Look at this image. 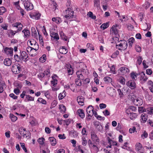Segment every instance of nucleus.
<instances>
[{"label":"nucleus","instance_id":"dca6fc26","mask_svg":"<svg viewBox=\"0 0 153 153\" xmlns=\"http://www.w3.org/2000/svg\"><path fill=\"white\" fill-rule=\"evenodd\" d=\"M94 125L96 128L100 132H102L103 129V127L100 123L98 121L95 122Z\"/></svg>","mask_w":153,"mask_h":153},{"label":"nucleus","instance_id":"864d4df0","mask_svg":"<svg viewBox=\"0 0 153 153\" xmlns=\"http://www.w3.org/2000/svg\"><path fill=\"white\" fill-rule=\"evenodd\" d=\"M45 76V74L44 73L41 72L37 75L38 77L41 80H42V78L44 77Z\"/></svg>","mask_w":153,"mask_h":153},{"label":"nucleus","instance_id":"f704fd0d","mask_svg":"<svg viewBox=\"0 0 153 153\" xmlns=\"http://www.w3.org/2000/svg\"><path fill=\"white\" fill-rule=\"evenodd\" d=\"M137 74L134 72H132L131 73V78L134 80H136L137 79Z\"/></svg>","mask_w":153,"mask_h":153},{"label":"nucleus","instance_id":"2f4dec72","mask_svg":"<svg viewBox=\"0 0 153 153\" xmlns=\"http://www.w3.org/2000/svg\"><path fill=\"white\" fill-rule=\"evenodd\" d=\"M52 80L51 81V84L54 87L56 86L57 83V81L54 76H52Z\"/></svg>","mask_w":153,"mask_h":153},{"label":"nucleus","instance_id":"6ab92c4d","mask_svg":"<svg viewBox=\"0 0 153 153\" xmlns=\"http://www.w3.org/2000/svg\"><path fill=\"white\" fill-rule=\"evenodd\" d=\"M20 58L21 59L24 61L27 60V58H28V55L27 53L25 51H22L21 55Z\"/></svg>","mask_w":153,"mask_h":153},{"label":"nucleus","instance_id":"052dcab7","mask_svg":"<svg viewBox=\"0 0 153 153\" xmlns=\"http://www.w3.org/2000/svg\"><path fill=\"white\" fill-rule=\"evenodd\" d=\"M1 28H3L4 30H6L7 29L8 25L7 24L5 23L1 25Z\"/></svg>","mask_w":153,"mask_h":153},{"label":"nucleus","instance_id":"a878e982","mask_svg":"<svg viewBox=\"0 0 153 153\" xmlns=\"http://www.w3.org/2000/svg\"><path fill=\"white\" fill-rule=\"evenodd\" d=\"M34 97H31L29 95H26L25 100V101L27 102L30 101H34Z\"/></svg>","mask_w":153,"mask_h":153},{"label":"nucleus","instance_id":"ea45409f","mask_svg":"<svg viewBox=\"0 0 153 153\" xmlns=\"http://www.w3.org/2000/svg\"><path fill=\"white\" fill-rule=\"evenodd\" d=\"M10 117L11 119V121L13 122H15L17 119V117L12 114H10Z\"/></svg>","mask_w":153,"mask_h":153},{"label":"nucleus","instance_id":"c03bdc74","mask_svg":"<svg viewBox=\"0 0 153 153\" xmlns=\"http://www.w3.org/2000/svg\"><path fill=\"white\" fill-rule=\"evenodd\" d=\"M45 139L43 137H41L39 138L38 140L37 141L39 144L42 145H43L45 143Z\"/></svg>","mask_w":153,"mask_h":153},{"label":"nucleus","instance_id":"f257e3e1","mask_svg":"<svg viewBox=\"0 0 153 153\" xmlns=\"http://www.w3.org/2000/svg\"><path fill=\"white\" fill-rule=\"evenodd\" d=\"M87 72L86 69H82L80 71H77L76 72V74L78 79L75 80L76 84L77 86H81L82 83L81 80H84L85 76Z\"/></svg>","mask_w":153,"mask_h":153},{"label":"nucleus","instance_id":"f8f14e48","mask_svg":"<svg viewBox=\"0 0 153 153\" xmlns=\"http://www.w3.org/2000/svg\"><path fill=\"white\" fill-rule=\"evenodd\" d=\"M133 102L135 105L137 106H140L143 103V100L139 97L133 100Z\"/></svg>","mask_w":153,"mask_h":153},{"label":"nucleus","instance_id":"13d9d810","mask_svg":"<svg viewBox=\"0 0 153 153\" xmlns=\"http://www.w3.org/2000/svg\"><path fill=\"white\" fill-rule=\"evenodd\" d=\"M45 76H47L48 77H50V71L49 69H47L44 71Z\"/></svg>","mask_w":153,"mask_h":153},{"label":"nucleus","instance_id":"0eeeda50","mask_svg":"<svg viewBox=\"0 0 153 153\" xmlns=\"http://www.w3.org/2000/svg\"><path fill=\"white\" fill-rule=\"evenodd\" d=\"M12 71L14 74H18L21 71V67L19 64L14 65L12 66Z\"/></svg>","mask_w":153,"mask_h":153},{"label":"nucleus","instance_id":"4c0bfd02","mask_svg":"<svg viewBox=\"0 0 153 153\" xmlns=\"http://www.w3.org/2000/svg\"><path fill=\"white\" fill-rule=\"evenodd\" d=\"M134 41V39L133 37H131L128 40L129 47L131 48L132 47V44Z\"/></svg>","mask_w":153,"mask_h":153},{"label":"nucleus","instance_id":"37998d69","mask_svg":"<svg viewBox=\"0 0 153 153\" xmlns=\"http://www.w3.org/2000/svg\"><path fill=\"white\" fill-rule=\"evenodd\" d=\"M35 49L33 47H28L27 48V50L28 52H30V53L31 54L32 53L33 51H34L35 52Z\"/></svg>","mask_w":153,"mask_h":153},{"label":"nucleus","instance_id":"58836bf2","mask_svg":"<svg viewBox=\"0 0 153 153\" xmlns=\"http://www.w3.org/2000/svg\"><path fill=\"white\" fill-rule=\"evenodd\" d=\"M130 118L131 119L134 120L136 118L137 116V114L134 113H130Z\"/></svg>","mask_w":153,"mask_h":153},{"label":"nucleus","instance_id":"20e7f679","mask_svg":"<svg viewBox=\"0 0 153 153\" xmlns=\"http://www.w3.org/2000/svg\"><path fill=\"white\" fill-rule=\"evenodd\" d=\"M91 140L95 143H99L100 139L98 137L95 131L92 130L91 132Z\"/></svg>","mask_w":153,"mask_h":153},{"label":"nucleus","instance_id":"680f3d73","mask_svg":"<svg viewBox=\"0 0 153 153\" xmlns=\"http://www.w3.org/2000/svg\"><path fill=\"white\" fill-rule=\"evenodd\" d=\"M146 109V108H145L143 107H138V111L142 113L145 112V111Z\"/></svg>","mask_w":153,"mask_h":153},{"label":"nucleus","instance_id":"c9c22d12","mask_svg":"<svg viewBox=\"0 0 153 153\" xmlns=\"http://www.w3.org/2000/svg\"><path fill=\"white\" fill-rule=\"evenodd\" d=\"M53 21L55 22L57 24L60 23L61 22V19L59 17H54L52 19Z\"/></svg>","mask_w":153,"mask_h":153},{"label":"nucleus","instance_id":"5701e85b","mask_svg":"<svg viewBox=\"0 0 153 153\" xmlns=\"http://www.w3.org/2000/svg\"><path fill=\"white\" fill-rule=\"evenodd\" d=\"M146 110L145 111L148 114L151 115L153 114V107H149L146 108Z\"/></svg>","mask_w":153,"mask_h":153},{"label":"nucleus","instance_id":"4d7b16f0","mask_svg":"<svg viewBox=\"0 0 153 153\" xmlns=\"http://www.w3.org/2000/svg\"><path fill=\"white\" fill-rule=\"evenodd\" d=\"M87 15L89 16V17H90L92 19H95L96 18V17L95 16H93V13L91 12H89L88 13Z\"/></svg>","mask_w":153,"mask_h":153},{"label":"nucleus","instance_id":"f3484780","mask_svg":"<svg viewBox=\"0 0 153 153\" xmlns=\"http://www.w3.org/2000/svg\"><path fill=\"white\" fill-rule=\"evenodd\" d=\"M77 101L78 104L81 105H84V98L82 96H79L77 97Z\"/></svg>","mask_w":153,"mask_h":153},{"label":"nucleus","instance_id":"9b49d317","mask_svg":"<svg viewBox=\"0 0 153 153\" xmlns=\"http://www.w3.org/2000/svg\"><path fill=\"white\" fill-rule=\"evenodd\" d=\"M24 5L25 8L27 10H31L33 8V4L30 1L27 3L25 2L24 3Z\"/></svg>","mask_w":153,"mask_h":153},{"label":"nucleus","instance_id":"bb28decb","mask_svg":"<svg viewBox=\"0 0 153 153\" xmlns=\"http://www.w3.org/2000/svg\"><path fill=\"white\" fill-rule=\"evenodd\" d=\"M67 70L69 74L72 75L73 73V70L71 65L70 64L67 65Z\"/></svg>","mask_w":153,"mask_h":153},{"label":"nucleus","instance_id":"338daca9","mask_svg":"<svg viewBox=\"0 0 153 153\" xmlns=\"http://www.w3.org/2000/svg\"><path fill=\"white\" fill-rule=\"evenodd\" d=\"M129 131L130 133H132L136 131V128L134 126H133L132 128H130L129 129Z\"/></svg>","mask_w":153,"mask_h":153},{"label":"nucleus","instance_id":"de8ad7c7","mask_svg":"<svg viewBox=\"0 0 153 153\" xmlns=\"http://www.w3.org/2000/svg\"><path fill=\"white\" fill-rule=\"evenodd\" d=\"M108 142L109 144H111L112 146H116L117 144V143L115 141H114L110 139H108Z\"/></svg>","mask_w":153,"mask_h":153},{"label":"nucleus","instance_id":"a211bd4d","mask_svg":"<svg viewBox=\"0 0 153 153\" xmlns=\"http://www.w3.org/2000/svg\"><path fill=\"white\" fill-rule=\"evenodd\" d=\"M19 131L20 134L22 135L24 137H27V136L26 135V132L27 131L25 128H20L19 129Z\"/></svg>","mask_w":153,"mask_h":153},{"label":"nucleus","instance_id":"9d476101","mask_svg":"<svg viewBox=\"0 0 153 153\" xmlns=\"http://www.w3.org/2000/svg\"><path fill=\"white\" fill-rule=\"evenodd\" d=\"M126 85L131 89H134L136 87V84L134 80H130L126 83Z\"/></svg>","mask_w":153,"mask_h":153},{"label":"nucleus","instance_id":"72a5a7b5","mask_svg":"<svg viewBox=\"0 0 153 153\" xmlns=\"http://www.w3.org/2000/svg\"><path fill=\"white\" fill-rule=\"evenodd\" d=\"M65 91L64 90L62 93H60L58 96L59 100H62L65 96Z\"/></svg>","mask_w":153,"mask_h":153},{"label":"nucleus","instance_id":"49530a36","mask_svg":"<svg viewBox=\"0 0 153 153\" xmlns=\"http://www.w3.org/2000/svg\"><path fill=\"white\" fill-rule=\"evenodd\" d=\"M16 30L13 31L12 30H9V36L11 37L13 36L16 33H18L19 32H17Z\"/></svg>","mask_w":153,"mask_h":153},{"label":"nucleus","instance_id":"09e8293b","mask_svg":"<svg viewBox=\"0 0 153 153\" xmlns=\"http://www.w3.org/2000/svg\"><path fill=\"white\" fill-rule=\"evenodd\" d=\"M148 137V134L146 131H144L141 135V137L143 139H144Z\"/></svg>","mask_w":153,"mask_h":153},{"label":"nucleus","instance_id":"2eb2a0df","mask_svg":"<svg viewBox=\"0 0 153 153\" xmlns=\"http://www.w3.org/2000/svg\"><path fill=\"white\" fill-rule=\"evenodd\" d=\"M119 73H121L123 75L129 72V70L126 67H122L120 68L118 70Z\"/></svg>","mask_w":153,"mask_h":153},{"label":"nucleus","instance_id":"774afa93","mask_svg":"<svg viewBox=\"0 0 153 153\" xmlns=\"http://www.w3.org/2000/svg\"><path fill=\"white\" fill-rule=\"evenodd\" d=\"M135 49L136 51L138 52H140L141 51V47L138 45H136L135 46Z\"/></svg>","mask_w":153,"mask_h":153},{"label":"nucleus","instance_id":"7c9ffc66","mask_svg":"<svg viewBox=\"0 0 153 153\" xmlns=\"http://www.w3.org/2000/svg\"><path fill=\"white\" fill-rule=\"evenodd\" d=\"M148 85L149 86V88L151 91L153 93V82L149 80L147 82Z\"/></svg>","mask_w":153,"mask_h":153},{"label":"nucleus","instance_id":"ddd939ff","mask_svg":"<svg viewBox=\"0 0 153 153\" xmlns=\"http://www.w3.org/2000/svg\"><path fill=\"white\" fill-rule=\"evenodd\" d=\"M86 111L88 114V116L91 117L94 114L93 108L92 106H89L86 109Z\"/></svg>","mask_w":153,"mask_h":153},{"label":"nucleus","instance_id":"b1692460","mask_svg":"<svg viewBox=\"0 0 153 153\" xmlns=\"http://www.w3.org/2000/svg\"><path fill=\"white\" fill-rule=\"evenodd\" d=\"M77 113L81 118H83L85 116L83 110L82 109H79L77 110Z\"/></svg>","mask_w":153,"mask_h":153},{"label":"nucleus","instance_id":"bf43d9fd","mask_svg":"<svg viewBox=\"0 0 153 153\" xmlns=\"http://www.w3.org/2000/svg\"><path fill=\"white\" fill-rule=\"evenodd\" d=\"M110 68V71L111 73L113 74H115L116 73L115 72V66L114 65H112Z\"/></svg>","mask_w":153,"mask_h":153},{"label":"nucleus","instance_id":"aec40b11","mask_svg":"<svg viewBox=\"0 0 153 153\" xmlns=\"http://www.w3.org/2000/svg\"><path fill=\"white\" fill-rule=\"evenodd\" d=\"M148 115L146 114L143 113L140 117V121L141 123H145L147 120Z\"/></svg>","mask_w":153,"mask_h":153},{"label":"nucleus","instance_id":"79ce46f5","mask_svg":"<svg viewBox=\"0 0 153 153\" xmlns=\"http://www.w3.org/2000/svg\"><path fill=\"white\" fill-rule=\"evenodd\" d=\"M94 5L95 7L98 8L100 7V1L99 0H94Z\"/></svg>","mask_w":153,"mask_h":153},{"label":"nucleus","instance_id":"69168bd1","mask_svg":"<svg viewBox=\"0 0 153 153\" xmlns=\"http://www.w3.org/2000/svg\"><path fill=\"white\" fill-rule=\"evenodd\" d=\"M14 58L16 61L19 62L21 58L17 54H16L14 56Z\"/></svg>","mask_w":153,"mask_h":153},{"label":"nucleus","instance_id":"6e6552de","mask_svg":"<svg viewBox=\"0 0 153 153\" xmlns=\"http://www.w3.org/2000/svg\"><path fill=\"white\" fill-rule=\"evenodd\" d=\"M4 51L5 53L8 56H11L13 55V48H12L6 47L4 48Z\"/></svg>","mask_w":153,"mask_h":153},{"label":"nucleus","instance_id":"7ed1b4c3","mask_svg":"<svg viewBox=\"0 0 153 153\" xmlns=\"http://www.w3.org/2000/svg\"><path fill=\"white\" fill-rule=\"evenodd\" d=\"M27 43L28 44H30L31 46H33V48H34L35 49L34 53L31 54L32 56H35L36 54V51L39 49V45L38 43H36V41L33 39H31L30 40L28 41Z\"/></svg>","mask_w":153,"mask_h":153},{"label":"nucleus","instance_id":"412c9836","mask_svg":"<svg viewBox=\"0 0 153 153\" xmlns=\"http://www.w3.org/2000/svg\"><path fill=\"white\" fill-rule=\"evenodd\" d=\"M148 79V77L146 76L143 73L141 74L140 79L142 83H143L147 80Z\"/></svg>","mask_w":153,"mask_h":153},{"label":"nucleus","instance_id":"c756f323","mask_svg":"<svg viewBox=\"0 0 153 153\" xmlns=\"http://www.w3.org/2000/svg\"><path fill=\"white\" fill-rule=\"evenodd\" d=\"M49 140L52 146H55L56 144V140L53 137H49Z\"/></svg>","mask_w":153,"mask_h":153},{"label":"nucleus","instance_id":"a18cd8bd","mask_svg":"<svg viewBox=\"0 0 153 153\" xmlns=\"http://www.w3.org/2000/svg\"><path fill=\"white\" fill-rule=\"evenodd\" d=\"M119 81L123 85H125L126 82V79L125 78L122 76L120 77L119 78Z\"/></svg>","mask_w":153,"mask_h":153},{"label":"nucleus","instance_id":"3c124183","mask_svg":"<svg viewBox=\"0 0 153 153\" xmlns=\"http://www.w3.org/2000/svg\"><path fill=\"white\" fill-rule=\"evenodd\" d=\"M33 16L36 19L38 20L39 19L41 16V14L37 12L33 14Z\"/></svg>","mask_w":153,"mask_h":153},{"label":"nucleus","instance_id":"423d86ee","mask_svg":"<svg viewBox=\"0 0 153 153\" xmlns=\"http://www.w3.org/2000/svg\"><path fill=\"white\" fill-rule=\"evenodd\" d=\"M65 16L67 19H70L74 16V12L70 8H68L65 10Z\"/></svg>","mask_w":153,"mask_h":153},{"label":"nucleus","instance_id":"cd10ccee","mask_svg":"<svg viewBox=\"0 0 153 153\" xmlns=\"http://www.w3.org/2000/svg\"><path fill=\"white\" fill-rule=\"evenodd\" d=\"M22 32L24 34V37H28L30 35V32L29 30L27 29H24L22 31Z\"/></svg>","mask_w":153,"mask_h":153},{"label":"nucleus","instance_id":"473e14b6","mask_svg":"<svg viewBox=\"0 0 153 153\" xmlns=\"http://www.w3.org/2000/svg\"><path fill=\"white\" fill-rule=\"evenodd\" d=\"M103 79L104 81L106 83H110L112 81V79L109 76H105L104 78Z\"/></svg>","mask_w":153,"mask_h":153},{"label":"nucleus","instance_id":"8fccbe9b","mask_svg":"<svg viewBox=\"0 0 153 153\" xmlns=\"http://www.w3.org/2000/svg\"><path fill=\"white\" fill-rule=\"evenodd\" d=\"M6 11V9L4 7L2 6L0 7V15H2Z\"/></svg>","mask_w":153,"mask_h":153},{"label":"nucleus","instance_id":"a19ab883","mask_svg":"<svg viewBox=\"0 0 153 153\" xmlns=\"http://www.w3.org/2000/svg\"><path fill=\"white\" fill-rule=\"evenodd\" d=\"M82 145L83 146H86L87 143V141L85 137L83 136L82 138Z\"/></svg>","mask_w":153,"mask_h":153},{"label":"nucleus","instance_id":"4468645a","mask_svg":"<svg viewBox=\"0 0 153 153\" xmlns=\"http://www.w3.org/2000/svg\"><path fill=\"white\" fill-rule=\"evenodd\" d=\"M117 25H114L111 29V33L115 36L117 35L118 33V30L117 28Z\"/></svg>","mask_w":153,"mask_h":153},{"label":"nucleus","instance_id":"0e129e2a","mask_svg":"<svg viewBox=\"0 0 153 153\" xmlns=\"http://www.w3.org/2000/svg\"><path fill=\"white\" fill-rule=\"evenodd\" d=\"M20 144L21 145V147L22 148V149L24 150L25 152H27V150L26 148L25 147V144L24 143H20Z\"/></svg>","mask_w":153,"mask_h":153},{"label":"nucleus","instance_id":"c85d7f7f","mask_svg":"<svg viewBox=\"0 0 153 153\" xmlns=\"http://www.w3.org/2000/svg\"><path fill=\"white\" fill-rule=\"evenodd\" d=\"M135 146L136 150L138 151L142 150V149H143L142 144L140 143H137L136 144Z\"/></svg>","mask_w":153,"mask_h":153},{"label":"nucleus","instance_id":"e433bc0d","mask_svg":"<svg viewBox=\"0 0 153 153\" xmlns=\"http://www.w3.org/2000/svg\"><path fill=\"white\" fill-rule=\"evenodd\" d=\"M59 108L60 110V112L62 113H64L65 112L66 110V108L62 104L60 105Z\"/></svg>","mask_w":153,"mask_h":153},{"label":"nucleus","instance_id":"5fc2aeb1","mask_svg":"<svg viewBox=\"0 0 153 153\" xmlns=\"http://www.w3.org/2000/svg\"><path fill=\"white\" fill-rule=\"evenodd\" d=\"M32 35L34 38H36L37 36V33L34 28L32 29Z\"/></svg>","mask_w":153,"mask_h":153},{"label":"nucleus","instance_id":"e2e57ef3","mask_svg":"<svg viewBox=\"0 0 153 153\" xmlns=\"http://www.w3.org/2000/svg\"><path fill=\"white\" fill-rule=\"evenodd\" d=\"M42 93H43L45 96L47 97V98H49L50 97V95H49V92L48 91H43L42 92Z\"/></svg>","mask_w":153,"mask_h":153},{"label":"nucleus","instance_id":"39448f33","mask_svg":"<svg viewBox=\"0 0 153 153\" xmlns=\"http://www.w3.org/2000/svg\"><path fill=\"white\" fill-rule=\"evenodd\" d=\"M55 30V29H52L50 31V36L52 40L57 41L59 39V37L58 33L54 31Z\"/></svg>","mask_w":153,"mask_h":153},{"label":"nucleus","instance_id":"603ef678","mask_svg":"<svg viewBox=\"0 0 153 153\" xmlns=\"http://www.w3.org/2000/svg\"><path fill=\"white\" fill-rule=\"evenodd\" d=\"M37 101L43 104H45L46 103V100L41 98H38Z\"/></svg>","mask_w":153,"mask_h":153},{"label":"nucleus","instance_id":"6e6d98bb","mask_svg":"<svg viewBox=\"0 0 153 153\" xmlns=\"http://www.w3.org/2000/svg\"><path fill=\"white\" fill-rule=\"evenodd\" d=\"M108 27V23H105L103 24L100 26L101 28L104 30L107 28Z\"/></svg>","mask_w":153,"mask_h":153},{"label":"nucleus","instance_id":"4be33fe9","mask_svg":"<svg viewBox=\"0 0 153 153\" xmlns=\"http://www.w3.org/2000/svg\"><path fill=\"white\" fill-rule=\"evenodd\" d=\"M59 52L62 54H66L68 52V50L65 47H61L59 50Z\"/></svg>","mask_w":153,"mask_h":153},{"label":"nucleus","instance_id":"393cba45","mask_svg":"<svg viewBox=\"0 0 153 153\" xmlns=\"http://www.w3.org/2000/svg\"><path fill=\"white\" fill-rule=\"evenodd\" d=\"M11 60L9 58H6L4 60V64L7 66H10L11 64Z\"/></svg>","mask_w":153,"mask_h":153},{"label":"nucleus","instance_id":"f03ea898","mask_svg":"<svg viewBox=\"0 0 153 153\" xmlns=\"http://www.w3.org/2000/svg\"><path fill=\"white\" fill-rule=\"evenodd\" d=\"M128 43L125 40H120L116 43V48L119 50H124L127 48Z\"/></svg>","mask_w":153,"mask_h":153},{"label":"nucleus","instance_id":"1a4fd4ad","mask_svg":"<svg viewBox=\"0 0 153 153\" xmlns=\"http://www.w3.org/2000/svg\"><path fill=\"white\" fill-rule=\"evenodd\" d=\"M12 26L13 27H15L17 28V29L16 30L17 32H19L21 31L23 27V25L19 22H17L13 24Z\"/></svg>","mask_w":153,"mask_h":153}]
</instances>
